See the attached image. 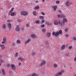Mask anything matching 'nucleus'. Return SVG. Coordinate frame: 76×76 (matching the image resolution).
I'll list each match as a JSON object with an SVG mask.
<instances>
[{"label":"nucleus","instance_id":"6e6d98bb","mask_svg":"<svg viewBox=\"0 0 76 76\" xmlns=\"http://www.w3.org/2000/svg\"><path fill=\"white\" fill-rule=\"evenodd\" d=\"M10 66V65L8 64L7 65V66H8V67H9Z\"/></svg>","mask_w":76,"mask_h":76},{"label":"nucleus","instance_id":"37998d69","mask_svg":"<svg viewBox=\"0 0 76 76\" xmlns=\"http://www.w3.org/2000/svg\"><path fill=\"white\" fill-rule=\"evenodd\" d=\"M42 14V15H45V13L44 12H41Z\"/></svg>","mask_w":76,"mask_h":76},{"label":"nucleus","instance_id":"a878e982","mask_svg":"<svg viewBox=\"0 0 76 76\" xmlns=\"http://www.w3.org/2000/svg\"><path fill=\"white\" fill-rule=\"evenodd\" d=\"M72 40L73 41H76V37H74L72 38Z\"/></svg>","mask_w":76,"mask_h":76},{"label":"nucleus","instance_id":"864d4df0","mask_svg":"<svg viewBox=\"0 0 76 76\" xmlns=\"http://www.w3.org/2000/svg\"><path fill=\"white\" fill-rule=\"evenodd\" d=\"M42 2H44L45 1V0H42Z\"/></svg>","mask_w":76,"mask_h":76},{"label":"nucleus","instance_id":"f704fd0d","mask_svg":"<svg viewBox=\"0 0 76 76\" xmlns=\"http://www.w3.org/2000/svg\"><path fill=\"white\" fill-rule=\"evenodd\" d=\"M13 9H14V8H12L10 12H13Z\"/></svg>","mask_w":76,"mask_h":76},{"label":"nucleus","instance_id":"473e14b6","mask_svg":"<svg viewBox=\"0 0 76 76\" xmlns=\"http://www.w3.org/2000/svg\"><path fill=\"white\" fill-rule=\"evenodd\" d=\"M57 17L58 18H61V15H60L59 14H58L57 15Z\"/></svg>","mask_w":76,"mask_h":76},{"label":"nucleus","instance_id":"423d86ee","mask_svg":"<svg viewBox=\"0 0 76 76\" xmlns=\"http://www.w3.org/2000/svg\"><path fill=\"white\" fill-rule=\"evenodd\" d=\"M21 15L23 16H26V15H28V12L25 11H23L21 13Z\"/></svg>","mask_w":76,"mask_h":76},{"label":"nucleus","instance_id":"5701e85b","mask_svg":"<svg viewBox=\"0 0 76 76\" xmlns=\"http://www.w3.org/2000/svg\"><path fill=\"white\" fill-rule=\"evenodd\" d=\"M65 46L64 45H62L61 47V50H63L64 49V48L65 47Z\"/></svg>","mask_w":76,"mask_h":76},{"label":"nucleus","instance_id":"f257e3e1","mask_svg":"<svg viewBox=\"0 0 76 76\" xmlns=\"http://www.w3.org/2000/svg\"><path fill=\"white\" fill-rule=\"evenodd\" d=\"M62 31L61 30H60L58 32H53L52 33V34L53 36L55 37H57L59 34H62Z\"/></svg>","mask_w":76,"mask_h":76},{"label":"nucleus","instance_id":"5fc2aeb1","mask_svg":"<svg viewBox=\"0 0 76 76\" xmlns=\"http://www.w3.org/2000/svg\"><path fill=\"white\" fill-rule=\"evenodd\" d=\"M10 20H7V22H10Z\"/></svg>","mask_w":76,"mask_h":76},{"label":"nucleus","instance_id":"7ed1b4c3","mask_svg":"<svg viewBox=\"0 0 76 76\" xmlns=\"http://www.w3.org/2000/svg\"><path fill=\"white\" fill-rule=\"evenodd\" d=\"M64 70H62L59 71L56 74L55 76H61L62 74H63V73H64Z\"/></svg>","mask_w":76,"mask_h":76},{"label":"nucleus","instance_id":"6e6552de","mask_svg":"<svg viewBox=\"0 0 76 76\" xmlns=\"http://www.w3.org/2000/svg\"><path fill=\"white\" fill-rule=\"evenodd\" d=\"M11 68L13 71H15L16 70V67L15 66V65L12 64L11 65Z\"/></svg>","mask_w":76,"mask_h":76},{"label":"nucleus","instance_id":"79ce46f5","mask_svg":"<svg viewBox=\"0 0 76 76\" xmlns=\"http://www.w3.org/2000/svg\"><path fill=\"white\" fill-rule=\"evenodd\" d=\"M51 35V34H50V33H48V37H50Z\"/></svg>","mask_w":76,"mask_h":76},{"label":"nucleus","instance_id":"4468645a","mask_svg":"<svg viewBox=\"0 0 76 76\" xmlns=\"http://www.w3.org/2000/svg\"><path fill=\"white\" fill-rule=\"evenodd\" d=\"M1 72L2 75H6V73H5V72L4 71V69H2L1 70Z\"/></svg>","mask_w":76,"mask_h":76},{"label":"nucleus","instance_id":"e433bc0d","mask_svg":"<svg viewBox=\"0 0 76 76\" xmlns=\"http://www.w3.org/2000/svg\"><path fill=\"white\" fill-rule=\"evenodd\" d=\"M44 22H45V20H43L41 22V23H44Z\"/></svg>","mask_w":76,"mask_h":76},{"label":"nucleus","instance_id":"c756f323","mask_svg":"<svg viewBox=\"0 0 76 76\" xmlns=\"http://www.w3.org/2000/svg\"><path fill=\"white\" fill-rule=\"evenodd\" d=\"M65 56L66 57H68V56H69V53H66L65 54Z\"/></svg>","mask_w":76,"mask_h":76},{"label":"nucleus","instance_id":"0eeeda50","mask_svg":"<svg viewBox=\"0 0 76 76\" xmlns=\"http://www.w3.org/2000/svg\"><path fill=\"white\" fill-rule=\"evenodd\" d=\"M30 41H31V39H28L25 42V44H26H26H29Z\"/></svg>","mask_w":76,"mask_h":76},{"label":"nucleus","instance_id":"ddd939ff","mask_svg":"<svg viewBox=\"0 0 76 76\" xmlns=\"http://www.w3.org/2000/svg\"><path fill=\"white\" fill-rule=\"evenodd\" d=\"M0 47L2 49H4L6 48V46H4V45H0Z\"/></svg>","mask_w":76,"mask_h":76},{"label":"nucleus","instance_id":"dca6fc26","mask_svg":"<svg viewBox=\"0 0 76 76\" xmlns=\"http://www.w3.org/2000/svg\"><path fill=\"white\" fill-rule=\"evenodd\" d=\"M53 67L54 68H57V67H58V65L56 64H54Z\"/></svg>","mask_w":76,"mask_h":76},{"label":"nucleus","instance_id":"f03ea898","mask_svg":"<svg viewBox=\"0 0 76 76\" xmlns=\"http://www.w3.org/2000/svg\"><path fill=\"white\" fill-rule=\"evenodd\" d=\"M67 21V19L64 18L62 20L63 22H61V26H64V23H66Z\"/></svg>","mask_w":76,"mask_h":76},{"label":"nucleus","instance_id":"39448f33","mask_svg":"<svg viewBox=\"0 0 76 76\" xmlns=\"http://www.w3.org/2000/svg\"><path fill=\"white\" fill-rule=\"evenodd\" d=\"M46 63V61L45 60H43L42 61V62L41 63L40 65V66H42L44 65V64H45Z\"/></svg>","mask_w":76,"mask_h":76},{"label":"nucleus","instance_id":"cd10ccee","mask_svg":"<svg viewBox=\"0 0 76 76\" xmlns=\"http://www.w3.org/2000/svg\"><path fill=\"white\" fill-rule=\"evenodd\" d=\"M39 8V7L38 6H37L34 7L35 9H38Z\"/></svg>","mask_w":76,"mask_h":76},{"label":"nucleus","instance_id":"a19ab883","mask_svg":"<svg viewBox=\"0 0 76 76\" xmlns=\"http://www.w3.org/2000/svg\"><path fill=\"white\" fill-rule=\"evenodd\" d=\"M18 54V53L17 52L16 53H15V57H16L17 56Z\"/></svg>","mask_w":76,"mask_h":76},{"label":"nucleus","instance_id":"7c9ffc66","mask_svg":"<svg viewBox=\"0 0 76 76\" xmlns=\"http://www.w3.org/2000/svg\"><path fill=\"white\" fill-rule=\"evenodd\" d=\"M46 30L45 29L43 28L42 29V32H45Z\"/></svg>","mask_w":76,"mask_h":76},{"label":"nucleus","instance_id":"8fccbe9b","mask_svg":"<svg viewBox=\"0 0 76 76\" xmlns=\"http://www.w3.org/2000/svg\"><path fill=\"white\" fill-rule=\"evenodd\" d=\"M12 45H15V43H13Z\"/></svg>","mask_w":76,"mask_h":76},{"label":"nucleus","instance_id":"3c124183","mask_svg":"<svg viewBox=\"0 0 76 76\" xmlns=\"http://www.w3.org/2000/svg\"><path fill=\"white\" fill-rule=\"evenodd\" d=\"M22 31H24V28H22Z\"/></svg>","mask_w":76,"mask_h":76},{"label":"nucleus","instance_id":"09e8293b","mask_svg":"<svg viewBox=\"0 0 76 76\" xmlns=\"http://www.w3.org/2000/svg\"><path fill=\"white\" fill-rule=\"evenodd\" d=\"M58 12H59V13H61V10H59Z\"/></svg>","mask_w":76,"mask_h":76},{"label":"nucleus","instance_id":"b1692460","mask_svg":"<svg viewBox=\"0 0 76 76\" xmlns=\"http://www.w3.org/2000/svg\"><path fill=\"white\" fill-rule=\"evenodd\" d=\"M3 29H6V24H4L3 25Z\"/></svg>","mask_w":76,"mask_h":76},{"label":"nucleus","instance_id":"4c0bfd02","mask_svg":"<svg viewBox=\"0 0 76 76\" xmlns=\"http://www.w3.org/2000/svg\"><path fill=\"white\" fill-rule=\"evenodd\" d=\"M64 15H61V18H64Z\"/></svg>","mask_w":76,"mask_h":76},{"label":"nucleus","instance_id":"9b49d317","mask_svg":"<svg viewBox=\"0 0 76 76\" xmlns=\"http://www.w3.org/2000/svg\"><path fill=\"white\" fill-rule=\"evenodd\" d=\"M9 14L10 15H11V16H14L15 14V12H9Z\"/></svg>","mask_w":76,"mask_h":76},{"label":"nucleus","instance_id":"1a4fd4ad","mask_svg":"<svg viewBox=\"0 0 76 76\" xmlns=\"http://www.w3.org/2000/svg\"><path fill=\"white\" fill-rule=\"evenodd\" d=\"M20 28H19V25H17L16 26V28H15L16 31H20Z\"/></svg>","mask_w":76,"mask_h":76},{"label":"nucleus","instance_id":"aec40b11","mask_svg":"<svg viewBox=\"0 0 76 76\" xmlns=\"http://www.w3.org/2000/svg\"><path fill=\"white\" fill-rule=\"evenodd\" d=\"M33 14L34 16H35L36 15H37V12L35 11H33Z\"/></svg>","mask_w":76,"mask_h":76},{"label":"nucleus","instance_id":"f8f14e48","mask_svg":"<svg viewBox=\"0 0 76 76\" xmlns=\"http://www.w3.org/2000/svg\"><path fill=\"white\" fill-rule=\"evenodd\" d=\"M11 24L10 23H8V26L9 28V30H10L11 29Z\"/></svg>","mask_w":76,"mask_h":76},{"label":"nucleus","instance_id":"393cba45","mask_svg":"<svg viewBox=\"0 0 76 76\" xmlns=\"http://www.w3.org/2000/svg\"><path fill=\"white\" fill-rule=\"evenodd\" d=\"M39 18L40 19H44V17H43V16H40L39 17Z\"/></svg>","mask_w":76,"mask_h":76},{"label":"nucleus","instance_id":"412c9836","mask_svg":"<svg viewBox=\"0 0 76 76\" xmlns=\"http://www.w3.org/2000/svg\"><path fill=\"white\" fill-rule=\"evenodd\" d=\"M45 24L49 26V25H51V23H48V22L47 21L45 22Z\"/></svg>","mask_w":76,"mask_h":76},{"label":"nucleus","instance_id":"2f4dec72","mask_svg":"<svg viewBox=\"0 0 76 76\" xmlns=\"http://www.w3.org/2000/svg\"><path fill=\"white\" fill-rule=\"evenodd\" d=\"M72 46H69L68 47V49L69 50H70V49H72Z\"/></svg>","mask_w":76,"mask_h":76},{"label":"nucleus","instance_id":"c03bdc74","mask_svg":"<svg viewBox=\"0 0 76 76\" xmlns=\"http://www.w3.org/2000/svg\"><path fill=\"white\" fill-rule=\"evenodd\" d=\"M32 54L33 55H35V53L34 52H33L32 53Z\"/></svg>","mask_w":76,"mask_h":76},{"label":"nucleus","instance_id":"4d7b16f0","mask_svg":"<svg viewBox=\"0 0 76 76\" xmlns=\"http://www.w3.org/2000/svg\"><path fill=\"white\" fill-rule=\"evenodd\" d=\"M74 76H76V74H75L74 75Z\"/></svg>","mask_w":76,"mask_h":76},{"label":"nucleus","instance_id":"de8ad7c7","mask_svg":"<svg viewBox=\"0 0 76 76\" xmlns=\"http://www.w3.org/2000/svg\"><path fill=\"white\" fill-rule=\"evenodd\" d=\"M68 36L69 35L67 34H66L65 35V37H67V38L68 37Z\"/></svg>","mask_w":76,"mask_h":76},{"label":"nucleus","instance_id":"c9c22d12","mask_svg":"<svg viewBox=\"0 0 76 76\" xmlns=\"http://www.w3.org/2000/svg\"><path fill=\"white\" fill-rule=\"evenodd\" d=\"M68 31V29L67 28H66L65 29V32H67Z\"/></svg>","mask_w":76,"mask_h":76},{"label":"nucleus","instance_id":"a211bd4d","mask_svg":"<svg viewBox=\"0 0 76 76\" xmlns=\"http://www.w3.org/2000/svg\"><path fill=\"white\" fill-rule=\"evenodd\" d=\"M18 59L19 60H20L21 61H23V60H24V58H22L21 57H19L18 58Z\"/></svg>","mask_w":76,"mask_h":76},{"label":"nucleus","instance_id":"6ab92c4d","mask_svg":"<svg viewBox=\"0 0 76 76\" xmlns=\"http://www.w3.org/2000/svg\"><path fill=\"white\" fill-rule=\"evenodd\" d=\"M35 23L36 24H39V20H37L35 22Z\"/></svg>","mask_w":76,"mask_h":76},{"label":"nucleus","instance_id":"c85d7f7f","mask_svg":"<svg viewBox=\"0 0 76 76\" xmlns=\"http://www.w3.org/2000/svg\"><path fill=\"white\" fill-rule=\"evenodd\" d=\"M38 75L35 73H34L31 75V76H37Z\"/></svg>","mask_w":76,"mask_h":76},{"label":"nucleus","instance_id":"4be33fe9","mask_svg":"<svg viewBox=\"0 0 76 76\" xmlns=\"http://www.w3.org/2000/svg\"><path fill=\"white\" fill-rule=\"evenodd\" d=\"M6 42V38H4L3 39V42H2V44L5 43Z\"/></svg>","mask_w":76,"mask_h":76},{"label":"nucleus","instance_id":"bb28decb","mask_svg":"<svg viewBox=\"0 0 76 76\" xmlns=\"http://www.w3.org/2000/svg\"><path fill=\"white\" fill-rule=\"evenodd\" d=\"M20 40H17V43L18 44H19V43H20Z\"/></svg>","mask_w":76,"mask_h":76},{"label":"nucleus","instance_id":"603ef678","mask_svg":"<svg viewBox=\"0 0 76 76\" xmlns=\"http://www.w3.org/2000/svg\"><path fill=\"white\" fill-rule=\"evenodd\" d=\"M36 3H38V1H36Z\"/></svg>","mask_w":76,"mask_h":76},{"label":"nucleus","instance_id":"a18cd8bd","mask_svg":"<svg viewBox=\"0 0 76 76\" xmlns=\"http://www.w3.org/2000/svg\"><path fill=\"white\" fill-rule=\"evenodd\" d=\"M56 4H58V3H59V1H57L56 2Z\"/></svg>","mask_w":76,"mask_h":76},{"label":"nucleus","instance_id":"20e7f679","mask_svg":"<svg viewBox=\"0 0 76 76\" xmlns=\"http://www.w3.org/2000/svg\"><path fill=\"white\" fill-rule=\"evenodd\" d=\"M61 22H60V21H58L57 20H55L54 22V25H61Z\"/></svg>","mask_w":76,"mask_h":76},{"label":"nucleus","instance_id":"f3484780","mask_svg":"<svg viewBox=\"0 0 76 76\" xmlns=\"http://www.w3.org/2000/svg\"><path fill=\"white\" fill-rule=\"evenodd\" d=\"M31 37L33 38H36V35H35V34H32L31 35Z\"/></svg>","mask_w":76,"mask_h":76},{"label":"nucleus","instance_id":"13d9d810","mask_svg":"<svg viewBox=\"0 0 76 76\" xmlns=\"http://www.w3.org/2000/svg\"><path fill=\"white\" fill-rule=\"evenodd\" d=\"M1 64L0 63V66H1Z\"/></svg>","mask_w":76,"mask_h":76},{"label":"nucleus","instance_id":"2eb2a0df","mask_svg":"<svg viewBox=\"0 0 76 76\" xmlns=\"http://www.w3.org/2000/svg\"><path fill=\"white\" fill-rule=\"evenodd\" d=\"M53 9L54 11H56L57 9V6H53Z\"/></svg>","mask_w":76,"mask_h":76},{"label":"nucleus","instance_id":"ea45409f","mask_svg":"<svg viewBox=\"0 0 76 76\" xmlns=\"http://www.w3.org/2000/svg\"><path fill=\"white\" fill-rule=\"evenodd\" d=\"M74 61L75 62H76V56H75L74 58Z\"/></svg>","mask_w":76,"mask_h":76},{"label":"nucleus","instance_id":"72a5a7b5","mask_svg":"<svg viewBox=\"0 0 76 76\" xmlns=\"http://www.w3.org/2000/svg\"><path fill=\"white\" fill-rule=\"evenodd\" d=\"M41 27H42V28H44V27H45V25L44 24H42L41 25Z\"/></svg>","mask_w":76,"mask_h":76},{"label":"nucleus","instance_id":"49530a36","mask_svg":"<svg viewBox=\"0 0 76 76\" xmlns=\"http://www.w3.org/2000/svg\"><path fill=\"white\" fill-rule=\"evenodd\" d=\"M20 65H21V64L20 63H18V66H20Z\"/></svg>","mask_w":76,"mask_h":76},{"label":"nucleus","instance_id":"9d476101","mask_svg":"<svg viewBox=\"0 0 76 76\" xmlns=\"http://www.w3.org/2000/svg\"><path fill=\"white\" fill-rule=\"evenodd\" d=\"M70 4H72V2H71L70 3V2H69V1H66L65 3V4L66 6H69L70 5Z\"/></svg>","mask_w":76,"mask_h":76},{"label":"nucleus","instance_id":"58836bf2","mask_svg":"<svg viewBox=\"0 0 76 76\" xmlns=\"http://www.w3.org/2000/svg\"><path fill=\"white\" fill-rule=\"evenodd\" d=\"M29 23L26 24V27H29Z\"/></svg>","mask_w":76,"mask_h":76}]
</instances>
